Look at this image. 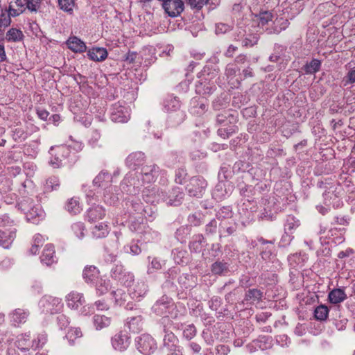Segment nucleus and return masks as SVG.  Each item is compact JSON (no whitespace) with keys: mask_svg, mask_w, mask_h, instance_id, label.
<instances>
[{"mask_svg":"<svg viewBox=\"0 0 355 355\" xmlns=\"http://www.w3.org/2000/svg\"><path fill=\"white\" fill-rule=\"evenodd\" d=\"M148 259L149 263L147 267V272L148 274H153L162 268V264L158 258L148 257Z\"/></svg>","mask_w":355,"mask_h":355,"instance_id":"nucleus-42","label":"nucleus"},{"mask_svg":"<svg viewBox=\"0 0 355 355\" xmlns=\"http://www.w3.org/2000/svg\"><path fill=\"white\" fill-rule=\"evenodd\" d=\"M144 154L142 152H135L130 154L126 158V164L131 168L140 166L144 161Z\"/></svg>","mask_w":355,"mask_h":355,"instance_id":"nucleus-26","label":"nucleus"},{"mask_svg":"<svg viewBox=\"0 0 355 355\" xmlns=\"http://www.w3.org/2000/svg\"><path fill=\"white\" fill-rule=\"evenodd\" d=\"M94 284H95L96 294L98 295L107 293L111 288L110 281L107 279L99 278Z\"/></svg>","mask_w":355,"mask_h":355,"instance_id":"nucleus-31","label":"nucleus"},{"mask_svg":"<svg viewBox=\"0 0 355 355\" xmlns=\"http://www.w3.org/2000/svg\"><path fill=\"white\" fill-rule=\"evenodd\" d=\"M164 347L168 349H173V348L177 347V344L178 342V338L175 336V334L172 332H165V335L164 337Z\"/></svg>","mask_w":355,"mask_h":355,"instance_id":"nucleus-38","label":"nucleus"},{"mask_svg":"<svg viewBox=\"0 0 355 355\" xmlns=\"http://www.w3.org/2000/svg\"><path fill=\"white\" fill-rule=\"evenodd\" d=\"M172 305L167 297H162L155 303L152 309L157 315H163L168 312V309Z\"/></svg>","mask_w":355,"mask_h":355,"instance_id":"nucleus-25","label":"nucleus"},{"mask_svg":"<svg viewBox=\"0 0 355 355\" xmlns=\"http://www.w3.org/2000/svg\"><path fill=\"white\" fill-rule=\"evenodd\" d=\"M40 259L42 263L46 266H50L55 262V250L53 245H46Z\"/></svg>","mask_w":355,"mask_h":355,"instance_id":"nucleus-23","label":"nucleus"},{"mask_svg":"<svg viewBox=\"0 0 355 355\" xmlns=\"http://www.w3.org/2000/svg\"><path fill=\"white\" fill-rule=\"evenodd\" d=\"M125 250L126 252L132 255H138L141 252V249L137 243H131L130 245L125 247Z\"/></svg>","mask_w":355,"mask_h":355,"instance_id":"nucleus-59","label":"nucleus"},{"mask_svg":"<svg viewBox=\"0 0 355 355\" xmlns=\"http://www.w3.org/2000/svg\"><path fill=\"white\" fill-rule=\"evenodd\" d=\"M93 323L96 330H101L110 324L111 318L103 315H95L93 317Z\"/></svg>","mask_w":355,"mask_h":355,"instance_id":"nucleus-34","label":"nucleus"},{"mask_svg":"<svg viewBox=\"0 0 355 355\" xmlns=\"http://www.w3.org/2000/svg\"><path fill=\"white\" fill-rule=\"evenodd\" d=\"M159 173V167L155 164L146 165L142 166L139 173V178L136 180L135 175L136 173L130 172L124 178L122 183V190L123 192H131L130 189H126V187L133 186L134 189L139 188L140 185V180L142 183H151L155 181V178L158 176Z\"/></svg>","mask_w":355,"mask_h":355,"instance_id":"nucleus-1","label":"nucleus"},{"mask_svg":"<svg viewBox=\"0 0 355 355\" xmlns=\"http://www.w3.org/2000/svg\"><path fill=\"white\" fill-rule=\"evenodd\" d=\"M17 207L25 215L28 221L35 223L36 218H42L44 211L39 204H35L32 198L25 197L17 203Z\"/></svg>","mask_w":355,"mask_h":355,"instance_id":"nucleus-2","label":"nucleus"},{"mask_svg":"<svg viewBox=\"0 0 355 355\" xmlns=\"http://www.w3.org/2000/svg\"><path fill=\"white\" fill-rule=\"evenodd\" d=\"M110 189L108 191L106 190L104 194V200L106 203L110 205H114L116 202L118 201L119 197V193H116V195H110Z\"/></svg>","mask_w":355,"mask_h":355,"instance_id":"nucleus-56","label":"nucleus"},{"mask_svg":"<svg viewBox=\"0 0 355 355\" xmlns=\"http://www.w3.org/2000/svg\"><path fill=\"white\" fill-rule=\"evenodd\" d=\"M60 187V181L58 178L55 176L50 177L47 179L45 184V190L46 191H51L57 190Z\"/></svg>","mask_w":355,"mask_h":355,"instance_id":"nucleus-48","label":"nucleus"},{"mask_svg":"<svg viewBox=\"0 0 355 355\" xmlns=\"http://www.w3.org/2000/svg\"><path fill=\"white\" fill-rule=\"evenodd\" d=\"M41 0H26V9L30 12H36L39 9Z\"/></svg>","mask_w":355,"mask_h":355,"instance_id":"nucleus-54","label":"nucleus"},{"mask_svg":"<svg viewBox=\"0 0 355 355\" xmlns=\"http://www.w3.org/2000/svg\"><path fill=\"white\" fill-rule=\"evenodd\" d=\"M112 179L111 175L107 172L101 171L98 173V175L94 178L93 182L95 185L98 187L105 186V184L104 182H110Z\"/></svg>","mask_w":355,"mask_h":355,"instance_id":"nucleus-44","label":"nucleus"},{"mask_svg":"<svg viewBox=\"0 0 355 355\" xmlns=\"http://www.w3.org/2000/svg\"><path fill=\"white\" fill-rule=\"evenodd\" d=\"M321 62L319 60L313 59L309 63H306L303 69L307 74H313L318 71L320 69Z\"/></svg>","mask_w":355,"mask_h":355,"instance_id":"nucleus-43","label":"nucleus"},{"mask_svg":"<svg viewBox=\"0 0 355 355\" xmlns=\"http://www.w3.org/2000/svg\"><path fill=\"white\" fill-rule=\"evenodd\" d=\"M216 227L217 222L215 220H212L206 225V232L209 234L214 233L216 230Z\"/></svg>","mask_w":355,"mask_h":355,"instance_id":"nucleus-63","label":"nucleus"},{"mask_svg":"<svg viewBox=\"0 0 355 355\" xmlns=\"http://www.w3.org/2000/svg\"><path fill=\"white\" fill-rule=\"evenodd\" d=\"M329 314L328 307L325 305L318 306L314 311L315 318L318 320H325Z\"/></svg>","mask_w":355,"mask_h":355,"instance_id":"nucleus-45","label":"nucleus"},{"mask_svg":"<svg viewBox=\"0 0 355 355\" xmlns=\"http://www.w3.org/2000/svg\"><path fill=\"white\" fill-rule=\"evenodd\" d=\"M46 341V336L44 334L39 335L37 339L31 341V349L33 350L42 347Z\"/></svg>","mask_w":355,"mask_h":355,"instance_id":"nucleus-53","label":"nucleus"},{"mask_svg":"<svg viewBox=\"0 0 355 355\" xmlns=\"http://www.w3.org/2000/svg\"><path fill=\"white\" fill-rule=\"evenodd\" d=\"M83 336L82 331L78 327H71L66 334L67 339L71 344H73V341L78 338Z\"/></svg>","mask_w":355,"mask_h":355,"instance_id":"nucleus-47","label":"nucleus"},{"mask_svg":"<svg viewBox=\"0 0 355 355\" xmlns=\"http://www.w3.org/2000/svg\"><path fill=\"white\" fill-rule=\"evenodd\" d=\"M238 128L235 125L223 126L218 130V135L223 139L228 138L237 131Z\"/></svg>","mask_w":355,"mask_h":355,"instance_id":"nucleus-46","label":"nucleus"},{"mask_svg":"<svg viewBox=\"0 0 355 355\" xmlns=\"http://www.w3.org/2000/svg\"><path fill=\"white\" fill-rule=\"evenodd\" d=\"M165 12L171 17H175L184 10V3L182 0H166L162 4Z\"/></svg>","mask_w":355,"mask_h":355,"instance_id":"nucleus-11","label":"nucleus"},{"mask_svg":"<svg viewBox=\"0 0 355 355\" xmlns=\"http://www.w3.org/2000/svg\"><path fill=\"white\" fill-rule=\"evenodd\" d=\"M180 107V102L177 97L168 96L164 101V109L167 112H175Z\"/></svg>","mask_w":355,"mask_h":355,"instance_id":"nucleus-39","label":"nucleus"},{"mask_svg":"<svg viewBox=\"0 0 355 355\" xmlns=\"http://www.w3.org/2000/svg\"><path fill=\"white\" fill-rule=\"evenodd\" d=\"M144 199L150 203L168 201V193L163 189L153 188L151 190L145 189L143 191Z\"/></svg>","mask_w":355,"mask_h":355,"instance_id":"nucleus-9","label":"nucleus"},{"mask_svg":"<svg viewBox=\"0 0 355 355\" xmlns=\"http://www.w3.org/2000/svg\"><path fill=\"white\" fill-rule=\"evenodd\" d=\"M227 270L226 263L217 261L212 264L211 271L216 275H221Z\"/></svg>","mask_w":355,"mask_h":355,"instance_id":"nucleus-50","label":"nucleus"},{"mask_svg":"<svg viewBox=\"0 0 355 355\" xmlns=\"http://www.w3.org/2000/svg\"><path fill=\"white\" fill-rule=\"evenodd\" d=\"M112 277L123 285L129 286L134 280L132 273L126 271L122 265H116L111 269Z\"/></svg>","mask_w":355,"mask_h":355,"instance_id":"nucleus-6","label":"nucleus"},{"mask_svg":"<svg viewBox=\"0 0 355 355\" xmlns=\"http://www.w3.org/2000/svg\"><path fill=\"white\" fill-rule=\"evenodd\" d=\"M203 237L202 235L196 236L193 240L189 243V248L191 251L199 252L202 248V241Z\"/></svg>","mask_w":355,"mask_h":355,"instance_id":"nucleus-51","label":"nucleus"},{"mask_svg":"<svg viewBox=\"0 0 355 355\" xmlns=\"http://www.w3.org/2000/svg\"><path fill=\"white\" fill-rule=\"evenodd\" d=\"M68 48L74 53H83L87 50L85 43L76 36H71L67 41Z\"/></svg>","mask_w":355,"mask_h":355,"instance_id":"nucleus-17","label":"nucleus"},{"mask_svg":"<svg viewBox=\"0 0 355 355\" xmlns=\"http://www.w3.org/2000/svg\"><path fill=\"white\" fill-rule=\"evenodd\" d=\"M196 328L193 324H188L183 329V336L187 340H191L196 335Z\"/></svg>","mask_w":355,"mask_h":355,"instance_id":"nucleus-52","label":"nucleus"},{"mask_svg":"<svg viewBox=\"0 0 355 355\" xmlns=\"http://www.w3.org/2000/svg\"><path fill=\"white\" fill-rule=\"evenodd\" d=\"M71 232L78 239H82L85 234V226L83 222H76L71 226Z\"/></svg>","mask_w":355,"mask_h":355,"instance_id":"nucleus-41","label":"nucleus"},{"mask_svg":"<svg viewBox=\"0 0 355 355\" xmlns=\"http://www.w3.org/2000/svg\"><path fill=\"white\" fill-rule=\"evenodd\" d=\"M148 291V286L144 281L137 282L134 284L130 291V296L135 300H141V299L146 294Z\"/></svg>","mask_w":355,"mask_h":355,"instance_id":"nucleus-16","label":"nucleus"},{"mask_svg":"<svg viewBox=\"0 0 355 355\" xmlns=\"http://www.w3.org/2000/svg\"><path fill=\"white\" fill-rule=\"evenodd\" d=\"M141 317L136 316L128 319L126 326L130 331L139 332L142 328Z\"/></svg>","mask_w":355,"mask_h":355,"instance_id":"nucleus-36","label":"nucleus"},{"mask_svg":"<svg viewBox=\"0 0 355 355\" xmlns=\"http://www.w3.org/2000/svg\"><path fill=\"white\" fill-rule=\"evenodd\" d=\"M67 306L71 309H78L85 302L84 296L82 293L71 291L65 297Z\"/></svg>","mask_w":355,"mask_h":355,"instance_id":"nucleus-13","label":"nucleus"},{"mask_svg":"<svg viewBox=\"0 0 355 355\" xmlns=\"http://www.w3.org/2000/svg\"><path fill=\"white\" fill-rule=\"evenodd\" d=\"M238 71L239 69L235 64H228L225 69V75L228 78H233Z\"/></svg>","mask_w":355,"mask_h":355,"instance_id":"nucleus-58","label":"nucleus"},{"mask_svg":"<svg viewBox=\"0 0 355 355\" xmlns=\"http://www.w3.org/2000/svg\"><path fill=\"white\" fill-rule=\"evenodd\" d=\"M273 15L270 11L260 12L258 15L254 16V20L258 23L259 27L266 31V27H271L269 23H272Z\"/></svg>","mask_w":355,"mask_h":355,"instance_id":"nucleus-18","label":"nucleus"},{"mask_svg":"<svg viewBox=\"0 0 355 355\" xmlns=\"http://www.w3.org/2000/svg\"><path fill=\"white\" fill-rule=\"evenodd\" d=\"M29 334H21L18 336L16 345L21 351H28L31 349V340Z\"/></svg>","mask_w":355,"mask_h":355,"instance_id":"nucleus-33","label":"nucleus"},{"mask_svg":"<svg viewBox=\"0 0 355 355\" xmlns=\"http://www.w3.org/2000/svg\"><path fill=\"white\" fill-rule=\"evenodd\" d=\"M50 153L51 155H54L50 161L51 165L53 168H59L62 165V161L69 156L70 150L68 146H60L55 148L51 147Z\"/></svg>","mask_w":355,"mask_h":355,"instance_id":"nucleus-8","label":"nucleus"},{"mask_svg":"<svg viewBox=\"0 0 355 355\" xmlns=\"http://www.w3.org/2000/svg\"><path fill=\"white\" fill-rule=\"evenodd\" d=\"M28 316L29 312L21 309H16L9 315L10 322L15 327L25 323Z\"/></svg>","mask_w":355,"mask_h":355,"instance_id":"nucleus-15","label":"nucleus"},{"mask_svg":"<svg viewBox=\"0 0 355 355\" xmlns=\"http://www.w3.org/2000/svg\"><path fill=\"white\" fill-rule=\"evenodd\" d=\"M15 238V230L3 231L0 230V246L7 249Z\"/></svg>","mask_w":355,"mask_h":355,"instance_id":"nucleus-27","label":"nucleus"},{"mask_svg":"<svg viewBox=\"0 0 355 355\" xmlns=\"http://www.w3.org/2000/svg\"><path fill=\"white\" fill-rule=\"evenodd\" d=\"M263 297V293L257 288L249 289L246 291L244 300L249 302L250 304H256L259 302Z\"/></svg>","mask_w":355,"mask_h":355,"instance_id":"nucleus-30","label":"nucleus"},{"mask_svg":"<svg viewBox=\"0 0 355 355\" xmlns=\"http://www.w3.org/2000/svg\"><path fill=\"white\" fill-rule=\"evenodd\" d=\"M209 0H188V3L192 8H196L198 10L202 8Z\"/></svg>","mask_w":355,"mask_h":355,"instance_id":"nucleus-60","label":"nucleus"},{"mask_svg":"<svg viewBox=\"0 0 355 355\" xmlns=\"http://www.w3.org/2000/svg\"><path fill=\"white\" fill-rule=\"evenodd\" d=\"M24 38V34L19 29L12 28L6 33L5 40L10 42H20Z\"/></svg>","mask_w":355,"mask_h":355,"instance_id":"nucleus-35","label":"nucleus"},{"mask_svg":"<svg viewBox=\"0 0 355 355\" xmlns=\"http://www.w3.org/2000/svg\"><path fill=\"white\" fill-rule=\"evenodd\" d=\"M187 171L184 168H179L175 173V181L176 183L182 184L184 182L187 177Z\"/></svg>","mask_w":355,"mask_h":355,"instance_id":"nucleus-57","label":"nucleus"},{"mask_svg":"<svg viewBox=\"0 0 355 355\" xmlns=\"http://www.w3.org/2000/svg\"><path fill=\"white\" fill-rule=\"evenodd\" d=\"M107 49L103 47H93L87 51L89 58L95 62L104 61L107 58Z\"/></svg>","mask_w":355,"mask_h":355,"instance_id":"nucleus-19","label":"nucleus"},{"mask_svg":"<svg viewBox=\"0 0 355 355\" xmlns=\"http://www.w3.org/2000/svg\"><path fill=\"white\" fill-rule=\"evenodd\" d=\"M105 216V210L102 206H94L89 208L87 211V217L89 221L96 222L103 219Z\"/></svg>","mask_w":355,"mask_h":355,"instance_id":"nucleus-24","label":"nucleus"},{"mask_svg":"<svg viewBox=\"0 0 355 355\" xmlns=\"http://www.w3.org/2000/svg\"><path fill=\"white\" fill-rule=\"evenodd\" d=\"M216 121L223 126L235 125L237 121V116L229 111H224L217 115Z\"/></svg>","mask_w":355,"mask_h":355,"instance_id":"nucleus-21","label":"nucleus"},{"mask_svg":"<svg viewBox=\"0 0 355 355\" xmlns=\"http://www.w3.org/2000/svg\"><path fill=\"white\" fill-rule=\"evenodd\" d=\"M26 0H11L9 1L8 11L12 17H17L26 11Z\"/></svg>","mask_w":355,"mask_h":355,"instance_id":"nucleus-20","label":"nucleus"},{"mask_svg":"<svg viewBox=\"0 0 355 355\" xmlns=\"http://www.w3.org/2000/svg\"><path fill=\"white\" fill-rule=\"evenodd\" d=\"M58 324L61 329L66 328L69 324V318L64 314H60L57 317Z\"/></svg>","mask_w":355,"mask_h":355,"instance_id":"nucleus-62","label":"nucleus"},{"mask_svg":"<svg viewBox=\"0 0 355 355\" xmlns=\"http://www.w3.org/2000/svg\"><path fill=\"white\" fill-rule=\"evenodd\" d=\"M289 24L288 19L283 17H277L272 21L271 27H266V31L269 34H279L286 30Z\"/></svg>","mask_w":355,"mask_h":355,"instance_id":"nucleus-14","label":"nucleus"},{"mask_svg":"<svg viewBox=\"0 0 355 355\" xmlns=\"http://www.w3.org/2000/svg\"><path fill=\"white\" fill-rule=\"evenodd\" d=\"M42 313L55 314L62 311L63 304L62 299L51 295H44L41 298L38 304Z\"/></svg>","mask_w":355,"mask_h":355,"instance_id":"nucleus-3","label":"nucleus"},{"mask_svg":"<svg viewBox=\"0 0 355 355\" xmlns=\"http://www.w3.org/2000/svg\"><path fill=\"white\" fill-rule=\"evenodd\" d=\"M110 118L116 123H125L130 119L129 110L119 102L114 103L111 107Z\"/></svg>","mask_w":355,"mask_h":355,"instance_id":"nucleus-7","label":"nucleus"},{"mask_svg":"<svg viewBox=\"0 0 355 355\" xmlns=\"http://www.w3.org/2000/svg\"><path fill=\"white\" fill-rule=\"evenodd\" d=\"M12 15L10 14V12L8 10V12H2L0 15V27L2 28H5L10 26L11 23L10 17Z\"/></svg>","mask_w":355,"mask_h":355,"instance_id":"nucleus-55","label":"nucleus"},{"mask_svg":"<svg viewBox=\"0 0 355 355\" xmlns=\"http://www.w3.org/2000/svg\"><path fill=\"white\" fill-rule=\"evenodd\" d=\"M110 232V228L106 223H99L92 229V234L96 239L106 237Z\"/></svg>","mask_w":355,"mask_h":355,"instance_id":"nucleus-29","label":"nucleus"},{"mask_svg":"<svg viewBox=\"0 0 355 355\" xmlns=\"http://www.w3.org/2000/svg\"><path fill=\"white\" fill-rule=\"evenodd\" d=\"M137 349L144 355H150L157 349V344L149 334H142L136 340Z\"/></svg>","mask_w":355,"mask_h":355,"instance_id":"nucleus-4","label":"nucleus"},{"mask_svg":"<svg viewBox=\"0 0 355 355\" xmlns=\"http://www.w3.org/2000/svg\"><path fill=\"white\" fill-rule=\"evenodd\" d=\"M65 208L69 213L73 215L78 214L82 211L79 200L76 198H71L66 203Z\"/></svg>","mask_w":355,"mask_h":355,"instance_id":"nucleus-37","label":"nucleus"},{"mask_svg":"<svg viewBox=\"0 0 355 355\" xmlns=\"http://www.w3.org/2000/svg\"><path fill=\"white\" fill-rule=\"evenodd\" d=\"M300 225V220L295 216L289 215L287 216L284 224L285 234L283 235L282 240L290 243L293 236H292L293 231Z\"/></svg>","mask_w":355,"mask_h":355,"instance_id":"nucleus-12","label":"nucleus"},{"mask_svg":"<svg viewBox=\"0 0 355 355\" xmlns=\"http://www.w3.org/2000/svg\"><path fill=\"white\" fill-rule=\"evenodd\" d=\"M207 187V182L202 177H193L187 186L190 196L201 198Z\"/></svg>","mask_w":355,"mask_h":355,"instance_id":"nucleus-5","label":"nucleus"},{"mask_svg":"<svg viewBox=\"0 0 355 355\" xmlns=\"http://www.w3.org/2000/svg\"><path fill=\"white\" fill-rule=\"evenodd\" d=\"M83 277L87 283L94 284L100 278L99 271L94 266H87L83 270Z\"/></svg>","mask_w":355,"mask_h":355,"instance_id":"nucleus-22","label":"nucleus"},{"mask_svg":"<svg viewBox=\"0 0 355 355\" xmlns=\"http://www.w3.org/2000/svg\"><path fill=\"white\" fill-rule=\"evenodd\" d=\"M111 295L114 299L115 304L120 306L122 305L128 298V295L125 291L121 288L112 290L111 292Z\"/></svg>","mask_w":355,"mask_h":355,"instance_id":"nucleus-40","label":"nucleus"},{"mask_svg":"<svg viewBox=\"0 0 355 355\" xmlns=\"http://www.w3.org/2000/svg\"><path fill=\"white\" fill-rule=\"evenodd\" d=\"M184 197V193L180 187H175L172 191L168 193L167 205L177 206L181 203Z\"/></svg>","mask_w":355,"mask_h":355,"instance_id":"nucleus-28","label":"nucleus"},{"mask_svg":"<svg viewBox=\"0 0 355 355\" xmlns=\"http://www.w3.org/2000/svg\"><path fill=\"white\" fill-rule=\"evenodd\" d=\"M328 297L331 303L338 304L347 298V295L344 290L341 288H335L329 292Z\"/></svg>","mask_w":355,"mask_h":355,"instance_id":"nucleus-32","label":"nucleus"},{"mask_svg":"<svg viewBox=\"0 0 355 355\" xmlns=\"http://www.w3.org/2000/svg\"><path fill=\"white\" fill-rule=\"evenodd\" d=\"M58 4L61 10L71 13L74 7V0H58Z\"/></svg>","mask_w":355,"mask_h":355,"instance_id":"nucleus-49","label":"nucleus"},{"mask_svg":"<svg viewBox=\"0 0 355 355\" xmlns=\"http://www.w3.org/2000/svg\"><path fill=\"white\" fill-rule=\"evenodd\" d=\"M231 30V27L226 24L219 23L216 25V33L224 34Z\"/></svg>","mask_w":355,"mask_h":355,"instance_id":"nucleus-61","label":"nucleus"},{"mask_svg":"<svg viewBox=\"0 0 355 355\" xmlns=\"http://www.w3.org/2000/svg\"><path fill=\"white\" fill-rule=\"evenodd\" d=\"M345 78L349 83H355V67L348 71Z\"/></svg>","mask_w":355,"mask_h":355,"instance_id":"nucleus-64","label":"nucleus"},{"mask_svg":"<svg viewBox=\"0 0 355 355\" xmlns=\"http://www.w3.org/2000/svg\"><path fill=\"white\" fill-rule=\"evenodd\" d=\"M130 344V336L126 331H121L112 338L113 347L119 352H123L128 349Z\"/></svg>","mask_w":355,"mask_h":355,"instance_id":"nucleus-10","label":"nucleus"}]
</instances>
